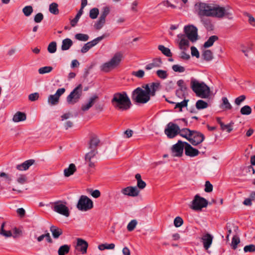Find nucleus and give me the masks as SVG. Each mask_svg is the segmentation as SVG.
Listing matches in <instances>:
<instances>
[{
  "mask_svg": "<svg viewBox=\"0 0 255 255\" xmlns=\"http://www.w3.org/2000/svg\"><path fill=\"white\" fill-rule=\"evenodd\" d=\"M22 12L26 16H29L33 12V8L30 5L26 6L23 8Z\"/></svg>",
  "mask_w": 255,
  "mask_h": 255,
  "instance_id": "45",
  "label": "nucleus"
},
{
  "mask_svg": "<svg viewBox=\"0 0 255 255\" xmlns=\"http://www.w3.org/2000/svg\"><path fill=\"white\" fill-rule=\"evenodd\" d=\"M53 69L51 66H45L40 68L38 69V72L40 74H44L50 72Z\"/></svg>",
  "mask_w": 255,
  "mask_h": 255,
  "instance_id": "47",
  "label": "nucleus"
},
{
  "mask_svg": "<svg viewBox=\"0 0 255 255\" xmlns=\"http://www.w3.org/2000/svg\"><path fill=\"white\" fill-rule=\"evenodd\" d=\"M100 142V139L96 135H93L90 138L89 142V148L90 149H97V147Z\"/></svg>",
  "mask_w": 255,
  "mask_h": 255,
  "instance_id": "22",
  "label": "nucleus"
},
{
  "mask_svg": "<svg viewBox=\"0 0 255 255\" xmlns=\"http://www.w3.org/2000/svg\"><path fill=\"white\" fill-rule=\"evenodd\" d=\"M105 38V35L98 37L94 40L85 44L81 49V52L85 53L88 52L91 48L97 45L100 41Z\"/></svg>",
  "mask_w": 255,
  "mask_h": 255,
  "instance_id": "13",
  "label": "nucleus"
},
{
  "mask_svg": "<svg viewBox=\"0 0 255 255\" xmlns=\"http://www.w3.org/2000/svg\"><path fill=\"white\" fill-rule=\"evenodd\" d=\"M160 86L158 82L143 84L141 87H137L132 91L131 99L137 103L145 104L150 100L151 97L155 95Z\"/></svg>",
  "mask_w": 255,
  "mask_h": 255,
  "instance_id": "1",
  "label": "nucleus"
},
{
  "mask_svg": "<svg viewBox=\"0 0 255 255\" xmlns=\"http://www.w3.org/2000/svg\"><path fill=\"white\" fill-rule=\"evenodd\" d=\"M177 85L179 87V89L180 91H186L187 90V87L184 84V81L183 80H179L177 81Z\"/></svg>",
  "mask_w": 255,
  "mask_h": 255,
  "instance_id": "60",
  "label": "nucleus"
},
{
  "mask_svg": "<svg viewBox=\"0 0 255 255\" xmlns=\"http://www.w3.org/2000/svg\"><path fill=\"white\" fill-rule=\"evenodd\" d=\"M173 70L176 72L182 73L185 70L184 67L178 64L173 65L172 67Z\"/></svg>",
  "mask_w": 255,
  "mask_h": 255,
  "instance_id": "55",
  "label": "nucleus"
},
{
  "mask_svg": "<svg viewBox=\"0 0 255 255\" xmlns=\"http://www.w3.org/2000/svg\"><path fill=\"white\" fill-rule=\"evenodd\" d=\"M115 68V66L109 61L108 62L105 63L101 66V70L105 72H108L111 69Z\"/></svg>",
  "mask_w": 255,
  "mask_h": 255,
  "instance_id": "37",
  "label": "nucleus"
},
{
  "mask_svg": "<svg viewBox=\"0 0 255 255\" xmlns=\"http://www.w3.org/2000/svg\"><path fill=\"white\" fill-rule=\"evenodd\" d=\"M56 43L55 41L51 42L48 46V51L50 53H55L56 51Z\"/></svg>",
  "mask_w": 255,
  "mask_h": 255,
  "instance_id": "51",
  "label": "nucleus"
},
{
  "mask_svg": "<svg viewBox=\"0 0 255 255\" xmlns=\"http://www.w3.org/2000/svg\"><path fill=\"white\" fill-rule=\"evenodd\" d=\"M98 98L97 96H94L89 99V102L87 104L83 105L81 107V109L83 111H88L91 108L94 104L96 100Z\"/></svg>",
  "mask_w": 255,
  "mask_h": 255,
  "instance_id": "25",
  "label": "nucleus"
},
{
  "mask_svg": "<svg viewBox=\"0 0 255 255\" xmlns=\"http://www.w3.org/2000/svg\"><path fill=\"white\" fill-rule=\"evenodd\" d=\"M76 171V167L74 164L71 163L68 168L64 170V174L66 177H69L74 174Z\"/></svg>",
  "mask_w": 255,
  "mask_h": 255,
  "instance_id": "27",
  "label": "nucleus"
},
{
  "mask_svg": "<svg viewBox=\"0 0 255 255\" xmlns=\"http://www.w3.org/2000/svg\"><path fill=\"white\" fill-rule=\"evenodd\" d=\"M82 95V85L79 84L70 93L66 98L69 105H74L79 102Z\"/></svg>",
  "mask_w": 255,
  "mask_h": 255,
  "instance_id": "5",
  "label": "nucleus"
},
{
  "mask_svg": "<svg viewBox=\"0 0 255 255\" xmlns=\"http://www.w3.org/2000/svg\"><path fill=\"white\" fill-rule=\"evenodd\" d=\"M193 130L187 128H184L182 129L180 128V131L178 134L188 140V139L191 138V137L193 134Z\"/></svg>",
  "mask_w": 255,
  "mask_h": 255,
  "instance_id": "24",
  "label": "nucleus"
},
{
  "mask_svg": "<svg viewBox=\"0 0 255 255\" xmlns=\"http://www.w3.org/2000/svg\"><path fill=\"white\" fill-rule=\"evenodd\" d=\"M88 247V244L85 240L81 238L77 239L76 246L77 251L81 252L82 254H84L87 253Z\"/></svg>",
  "mask_w": 255,
  "mask_h": 255,
  "instance_id": "16",
  "label": "nucleus"
},
{
  "mask_svg": "<svg viewBox=\"0 0 255 255\" xmlns=\"http://www.w3.org/2000/svg\"><path fill=\"white\" fill-rule=\"evenodd\" d=\"M185 35L192 42L197 40L198 29L196 27L193 25L185 26L184 28Z\"/></svg>",
  "mask_w": 255,
  "mask_h": 255,
  "instance_id": "9",
  "label": "nucleus"
},
{
  "mask_svg": "<svg viewBox=\"0 0 255 255\" xmlns=\"http://www.w3.org/2000/svg\"><path fill=\"white\" fill-rule=\"evenodd\" d=\"M208 204V202L206 199L197 194L192 201L190 207L194 210H201L202 208L206 207Z\"/></svg>",
  "mask_w": 255,
  "mask_h": 255,
  "instance_id": "7",
  "label": "nucleus"
},
{
  "mask_svg": "<svg viewBox=\"0 0 255 255\" xmlns=\"http://www.w3.org/2000/svg\"><path fill=\"white\" fill-rule=\"evenodd\" d=\"M93 207L92 201L87 196L82 195L77 203V208L80 211H86Z\"/></svg>",
  "mask_w": 255,
  "mask_h": 255,
  "instance_id": "6",
  "label": "nucleus"
},
{
  "mask_svg": "<svg viewBox=\"0 0 255 255\" xmlns=\"http://www.w3.org/2000/svg\"><path fill=\"white\" fill-rule=\"evenodd\" d=\"M180 131L179 127L172 122L169 123L164 129V133L168 138H173L178 135Z\"/></svg>",
  "mask_w": 255,
  "mask_h": 255,
  "instance_id": "8",
  "label": "nucleus"
},
{
  "mask_svg": "<svg viewBox=\"0 0 255 255\" xmlns=\"http://www.w3.org/2000/svg\"><path fill=\"white\" fill-rule=\"evenodd\" d=\"M115 245L114 244L111 243L110 244H103L99 245L98 249L101 250L103 251L106 249L107 250H113L115 249Z\"/></svg>",
  "mask_w": 255,
  "mask_h": 255,
  "instance_id": "38",
  "label": "nucleus"
},
{
  "mask_svg": "<svg viewBox=\"0 0 255 255\" xmlns=\"http://www.w3.org/2000/svg\"><path fill=\"white\" fill-rule=\"evenodd\" d=\"M185 153L187 156L195 157L197 156L199 151L198 149L193 148L189 143L185 142Z\"/></svg>",
  "mask_w": 255,
  "mask_h": 255,
  "instance_id": "18",
  "label": "nucleus"
},
{
  "mask_svg": "<svg viewBox=\"0 0 255 255\" xmlns=\"http://www.w3.org/2000/svg\"><path fill=\"white\" fill-rule=\"evenodd\" d=\"M218 39V37L216 35H212L204 44L205 48H209L212 46L214 43Z\"/></svg>",
  "mask_w": 255,
  "mask_h": 255,
  "instance_id": "32",
  "label": "nucleus"
},
{
  "mask_svg": "<svg viewBox=\"0 0 255 255\" xmlns=\"http://www.w3.org/2000/svg\"><path fill=\"white\" fill-rule=\"evenodd\" d=\"M50 12L54 14H57L59 13L58 4L55 2H53L49 5Z\"/></svg>",
  "mask_w": 255,
  "mask_h": 255,
  "instance_id": "40",
  "label": "nucleus"
},
{
  "mask_svg": "<svg viewBox=\"0 0 255 255\" xmlns=\"http://www.w3.org/2000/svg\"><path fill=\"white\" fill-rule=\"evenodd\" d=\"M98 154L97 149H91V151L86 154L85 159L86 161H90Z\"/></svg>",
  "mask_w": 255,
  "mask_h": 255,
  "instance_id": "35",
  "label": "nucleus"
},
{
  "mask_svg": "<svg viewBox=\"0 0 255 255\" xmlns=\"http://www.w3.org/2000/svg\"><path fill=\"white\" fill-rule=\"evenodd\" d=\"M5 223L2 222L0 225V234L5 238L12 237L13 238H16L21 234V231L16 228H14L13 230V233L12 234L10 231H5L4 230Z\"/></svg>",
  "mask_w": 255,
  "mask_h": 255,
  "instance_id": "10",
  "label": "nucleus"
},
{
  "mask_svg": "<svg viewBox=\"0 0 255 255\" xmlns=\"http://www.w3.org/2000/svg\"><path fill=\"white\" fill-rule=\"evenodd\" d=\"M109 13H110L109 7L108 6H104L102 8V11L100 17L106 20V17L109 14Z\"/></svg>",
  "mask_w": 255,
  "mask_h": 255,
  "instance_id": "52",
  "label": "nucleus"
},
{
  "mask_svg": "<svg viewBox=\"0 0 255 255\" xmlns=\"http://www.w3.org/2000/svg\"><path fill=\"white\" fill-rule=\"evenodd\" d=\"M245 15L249 17V22L252 26L255 27V18L249 13L246 12L245 13Z\"/></svg>",
  "mask_w": 255,
  "mask_h": 255,
  "instance_id": "64",
  "label": "nucleus"
},
{
  "mask_svg": "<svg viewBox=\"0 0 255 255\" xmlns=\"http://www.w3.org/2000/svg\"><path fill=\"white\" fill-rule=\"evenodd\" d=\"M254 44L253 43H249L246 45H241V51L247 57H249V52L253 50Z\"/></svg>",
  "mask_w": 255,
  "mask_h": 255,
  "instance_id": "23",
  "label": "nucleus"
},
{
  "mask_svg": "<svg viewBox=\"0 0 255 255\" xmlns=\"http://www.w3.org/2000/svg\"><path fill=\"white\" fill-rule=\"evenodd\" d=\"M202 56L204 59L206 61H210L213 58L212 53L210 50H205L202 54Z\"/></svg>",
  "mask_w": 255,
  "mask_h": 255,
  "instance_id": "43",
  "label": "nucleus"
},
{
  "mask_svg": "<svg viewBox=\"0 0 255 255\" xmlns=\"http://www.w3.org/2000/svg\"><path fill=\"white\" fill-rule=\"evenodd\" d=\"M99 13V10L97 8H93L90 10L89 16L92 19H96Z\"/></svg>",
  "mask_w": 255,
  "mask_h": 255,
  "instance_id": "46",
  "label": "nucleus"
},
{
  "mask_svg": "<svg viewBox=\"0 0 255 255\" xmlns=\"http://www.w3.org/2000/svg\"><path fill=\"white\" fill-rule=\"evenodd\" d=\"M213 236L209 234H206L202 237V242L205 250L208 254H211V251L209 250L213 241Z\"/></svg>",
  "mask_w": 255,
  "mask_h": 255,
  "instance_id": "15",
  "label": "nucleus"
},
{
  "mask_svg": "<svg viewBox=\"0 0 255 255\" xmlns=\"http://www.w3.org/2000/svg\"><path fill=\"white\" fill-rule=\"evenodd\" d=\"M131 75L138 78H142L144 75V72L142 70H139L137 71H133Z\"/></svg>",
  "mask_w": 255,
  "mask_h": 255,
  "instance_id": "59",
  "label": "nucleus"
},
{
  "mask_svg": "<svg viewBox=\"0 0 255 255\" xmlns=\"http://www.w3.org/2000/svg\"><path fill=\"white\" fill-rule=\"evenodd\" d=\"M121 192L125 195L135 197L138 195L139 191L135 186H128L123 189Z\"/></svg>",
  "mask_w": 255,
  "mask_h": 255,
  "instance_id": "17",
  "label": "nucleus"
},
{
  "mask_svg": "<svg viewBox=\"0 0 255 255\" xmlns=\"http://www.w3.org/2000/svg\"><path fill=\"white\" fill-rule=\"evenodd\" d=\"M204 191L207 193H210L213 191V185L210 181L205 182Z\"/></svg>",
  "mask_w": 255,
  "mask_h": 255,
  "instance_id": "58",
  "label": "nucleus"
},
{
  "mask_svg": "<svg viewBox=\"0 0 255 255\" xmlns=\"http://www.w3.org/2000/svg\"><path fill=\"white\" fill-rule=\"evenodd\" d=\"M123 57V53L122 52H116L110 60L115 67L118 66Z\"/></svg>",
  "mask_w": 255,
  "mask_h": 255,
  "instance_id": "21",
  "label": "nucleus"
},
{
  "mask_svg": "<svg viewBox=\"0 0 255 255\" xmlns=\"http://www.w3.org/2000/svg\"><path fill=\"white\" fill-rule=\"evenodd\" d=\"M0 177L3 178V180L7 183L10 184L11 181V178L9 175L4 172L0 173Z\"/></svg>",
  "mask_w": 255,
  "mask_h": 255,
  "instance_id": "53",
  "label": "nucleus"
},
{
  "mask_svg": "<svg viewBox=\"0 0 255 255\" xmlns=\"http://www.w3.org/2000/svg\"><path fill=\"white\" fill-rule=\"evenodd\" d=\"M244 251L245 253L254 252L255 251V246L254 245L246 246L244 248Z\"/></svg>",
  "mask_w": 255,
  "mask_h": 255,
  "instance_id": "61",
  "label": "nucleus"
},
{
  "mask_svg": "<svg viewBox=\"0 0 255 255\" xmlns=\"http://www.w3.org/2000/svg\"><path fill=\"white\" fill-rule=\"evenodd\" d=\"M183 224V220L180 217H176L174 220V225L176 227H179Z\"/></svg>",
  "mask_w": 255,
  "mask_h": 255,
  "instance_id": "57",
  "label": "nucleus"
},
{
  "mask_svg": "<svg viewBox=\"0 0 255 255\" xmlns=\"http://www.w3.org/2000/svg\"><path fill=\"white\" fill-rule=\"evenodd\" d=\"M193 134L191 138L188 139V141L194 146L197 145L202 142L205 139V136L202 133L193 130Z\"/></svg>",
  "mask_w": 255,
  "mask_h": 255,
  "instance_id": "11",
  "label": "nucleus"
},
{
  "mask_svg": "<svg viewBox=\"0 0 255 255\" xmlns=\"http://www.w3.org/2000/svg\"><path fill=\"white\" fill-rule=\"evenodd\" d=\"M137 222L136 220H132L127 226V230L129 232L132 231L137 225Z\"/></svg>",
  "mask_w": 255,
  "mask_h": 255,
  "instance_id": "48",
  "label": "nucleus"
},
{
  "mask_svg": "<svg viewBox=\"0 0 255 255\" xmlns=\"http://www.w3.org/2000/svg\"><path fill=\"white\" fill-rule=\"evenodd\" d=\"M26 116L24 113L17 112L13 117V121L14 122H19L24 121L26 120Z\"/></svg>",
  "mask_w": 255,
  "mask_h": 255,
  "instance_id": "28",
  "label": "nucleus"
},
{
  "mask_svg": "<svg viewBox=\"0 0 255 255\" xmlns=\"http://www.w3.org/2000/svg\"><path fill=\"white\" fill-rule=\"evenodd\" d=\"M111 102L114 107L122 111L128 110L131 105L130 99L126 92L115 93Z\"/></svg>",
  "mask_w": 255,
  "mask_h": 255,
  "instance_id": "3",
  "label": "nucleus"
},
{
  "mask_svg": "<svg viewBox=\"0 0 255 255\" xmlns=\"http://www.w3.org/2000/svg\"><path fill=\"white\" fill-rule=\"evenodd\" d=\"M246 96H245V95H242L235 99V104L237 106H240L243 102H244L246 100Z\"/></svg>",
  "mask_w": 255,
  "mask_h": 255,
  "instance_id": "49",
  "label": "nucleus"
},
{
  "mask_svg": "<svg viewBox=\"0 0 255 255\" xmlns=\"http://www.w3.org/2000/svg\"><path fill=\"white\" fill-rule=\"evenodd\" d=\"M70 246L68 245H64L60 247L58 250V255H65L69 253Z\"/></svg>",
  "mask_w": 255,
  "mask_h": 255,
  "instance_id": "33",
  "label": "nucleus"
},
{
  "mask_svg": "<svg viewBox=\"0 0 255 255\" xmlns=\"http://www.w3.org/2000/svg\"><path fill=\"white\" fill-rule=\"evenodd\" d=\"M190 85L191 89L197 96L201 98H207L209 96L210 89L204 82L192 78Z\"/></svg>",
  "mask_w": 255,
  "mask_h": 255,
  "instance_id": "4",
  "label": "nucleus"
},
{
  "mask_svg": "<svg viewBox=\"0 0 255 255\" xmlns=\"http://www.w3.org/2000/svg\"><path fill=\"white\" fill-rule=\"evenodd\" d=\"M106 20L99 17V20L96 22L94 25V27L96 29L99 30L103 26L105 23Z\"/></svg>",
  "mask_w": 255,
  "mask_h": 255,
  "instance_id": "50",
  "label": "nucleus"
},
{
  "mask_svg": "<svg viewBox=\"0 0 255 255\" xmlns=\"http://www.w3.org/2000/svg\"><path fill=\"white\" fill-rule=\"evenodd\" d=\"M233 18V10L229 5L224 6V18L232 19Z\"/></svg>",
  "mask_w": 255,
  "mask_h": 255,
  "instance_id": "29",
  "label": "nucleus"
},
{
  "mask_svg": "<svg viewBox=\"0 0 255 255\" xmlns=\"http://www.w3.org/2000/svg\"><path fill=\"white\" fill-rule=\"evenodd\" d=\"M72 44L73 42L71 39L69 38H66L62 41L61 49L62 50H68Z\"/></svg>",
  "mask_w": 255,
  "mask_h": 255,
  "instance_id": "31",
  "label": "nucleus"
},
{
  "mask_svg": "<svg viewBox=\"0 0 255 255\" xmlns=\"http://www.w3.org/2000/svg\"><path fill=\"white\" fill-rule=\"evenodd\" d=\"M59 99L57 96L54 95H50L48 98V103L50 106H55L59 103Z\"/></svg>",
  "mask_w": 255,
  "mask_h": 255,
  "instance_id": "34",
  "label": "nucleus"
},
{
  "mask_svg": "<svg viewBox=\"0 0 255 255\" xmlns=\"http://www.w3.org/2000/svg\"><path fill=\"white\" fill-rule=\"evenodd\" d=\"M43 19V15L42 13H38L35 15L34 20L36 23L40 22Z\"/></svg>",
  "mask_w": 255,
  "mask_h": 255,
  "instance_id": "62",
  "label": "nucleus"
},
{
  "mask_svg": "<svg viewBox=\"0 0 255 255\" xmlns=\"http://www.w3.org/2000/svg\"><path fill=\"white\" fill-rule=\"evenodd\" d=\"M177 37L180 39L179 42V48L183 50H186L187 47H188L189 45V39L183 34H178Z\"/></svg>",
  "mask_w": 255,
  "mask_h": 255,
  "instance_id": "19",
  "label": "nucleus"
},
{
  "mask_svg": "<svg viewBox=\"0 0 255 255\" xmlns=\"http://www.w3.org/2000/svg\"><path fill=\"white\" fill-rule=\"evenodd\" d=\"M156 74L159 78L162 79H166L168 76L167 72L163 70H158L156 71Z\"/></svg>",
  "mask_w": 255,
  "mask_h": 255,
  "instance_id": "56",
  "label": "nucleus"
},
{
  "mask_svg": "<svg viewBox=\"0 0 255 255\" xmlns=\"http://www.w3.org/2000/svg\"><path fill=\"white\" fill-rule=\"evenodd\" d=\"M50 231L54 239H58L63 233L62 229L54 226H51Z\"/></svg>",
  "mask_w": 255,
  "mask_h": 255,
  "instance_id": "26",
  "label": "nucleus"
},
{
  "mask_svg": "<svg viewBox=\"0 0 255 255\" xmlns=\"http://www.w3.org/2000/svg\"><path fill=\"white\" fill-rule=\"evenodd\" d=\"M195 7L198 9V14L200 16L213 17L223 16V7H220L219 5L199 2L195 4Z\"/></svg>",
  "mask_w": 255,
  "mask_h": 255,
  "instance_id": "2",
  "label": "nucleus"
},
{
  "mask_svg": "<svg viewBox=\"0 0 255 255\" xmlns=\"http://www.w3.org/2000/svg\"><path fill=\"white\" fill-rule=\"evenodd\" d=\"M201 21L208 31H211L213 29V25L210 19L208 18L202 17Z\"/></svg>",
  "mask_w": 255,
  "mask_h": 255,
  "instance_id": "30",
  "label": "nucleus"
},
{
  "mask_svg": "<svg viewBox=\"0 0 255 255\" xmlns=\"http://www.w3.org/2000/svg\"><path fill=\"white\" fill-rule=\"evenodd\" d=\"M185 142L178 140V142L173 145L172 152L173 156L180 157L183 154L184 148H185Z\"/></svg>",
  "mask_w": 255,
  "mask_h": 255,
  "instance_id": "12",
  "label": "nucleus"
},
{
  "mask_svg": "<svg viewBox=\"0 0 255 255\" xmlns=\"http://www.w3.org/2000/svg\"><path fill=\"white\" fill-rule=\"evenodd\" d=\"M196 107L197 109H203L208 107V104L207 102L202 100H199L197 101L196 103Z\"/></svg>",
  "mask_w": 255,
  "mask_h": 255,
  "instance_id": "41",
  "label": "nucleus"
},
{
  "mask_svg": "<svg viewBox=\"0 0 255 255\" xmlns=\"http://www.w3.org/2000/svg\"><path fill=\"white\" fill-rule=\"evenodd\" d=\"M34 163L35 160L34 159H29L21 164L17 165L16 168L18 170H26Z\"/></svg>",
  "mask_w": 255,
  "mask_h": 255,
  "instance_id": "20",
  "label": "nucleus"
},
{
  "mask_svg": "<svg viewBox=\"0 0 255 255\" xmlns=\"http://www.w3.org/2000/svg\"><path fill=\"white\" fill-rule=\"evenodd\" d=\"M188 101V100H184L180 103H177L176 104L175 108H179L180 111H182V109L183 108L187 107Z\"/></svg>",
  "mask_w": 255,
  "mask_h": 255,
  "instance_id": "54",
  "label": "nucleus"
},
{
  "mask_svg": "<svg viewBox=\"0 0 255 255\" xmlns=\"http://www.w3.org/2000/svg\"><path fill=\"white\" fill-rule=\"evenodd\" d=\"M240 240L239 237L234 236L232 240L231 247L233 250H236L237 248L238 245L240 243Z\"/></svg>",
  "mask_w": 255,
  "mask_h": 255,
  "instance_id": "44",
  "label": "nucleus"
},
{
  "mask_svg": "<svg viewBox=\"0 0 255 255\" xmlns=\"http://www.w3.org/2000/svg\"><path fill=\"white\" fill-rule=\"evenodd\" d=\"M53 209L55 212L66 217L69 216V211L68 207L65 205L60 203L59 202L54 203Z\"/></svg>",
  "mask_w": 255,
  "mask_h": 255,
  "instance_id": "14",
  "label": "nucleus"
},
{
  "mask_svg": "<svg viewBox=\"0 0 255 255\" xmlns=\"http://www.w3.org/2000/svg\"><path fill=\"white\" fill-rule=\"evenodd\" d=\"M240 113L243 115H249L252 113V108L249 106H244L241 109Z\"/></svg>",
  "mask_w": 255,
  "mask_h": 255,
  "instance_id": "39",
  "label": "nucleus"
},
{
  "mask_svg": "<svg viewBox=\"0 0 255 255\" xmlns=\"http://www.w3.org/2000/svg\"><path fill=\"white\" fill-rule=\"evenodd\" d=\"M39 98V94L38 93H34L30 94L28 96V99L30 101H35Z\"/></svg>",
  "mask_w": 255,
  "mask_h": 255,
  "instance_id": "63",
  "label": "nucleus"
},
{
  "mask_svg": "<svg viewBox=\"0 0 255 255\" xmlns=\"http://www.w3.org/2000/svg\"><path fill=\"white\" fill-rule=\"evenodd\" d=\"M75 38L79 41H86L89 39V36L86 34L77 33L75 35Z\"/></svg>",
  "mask_w": 255,
  "mask_h": 255,
  "instance_id": "42",
  "label": "nucleus"
},
{
  "mask_svg": "<svg viewBox=\"0 0 255 255\" xmlns=\"http://www.w3.org/2000/svg\"><path fill=\"white\" fill-rule=\"evenodd\" d=\"M158 49L167 57H170L172 56V53L168 48L165 47L162 45H159L158 46Z\"/></svg>",
  "mask_w": 255,
  "mask_h": 255,
  "instance_id": "36",
  "label": "nucleus"
}]
</instances>
